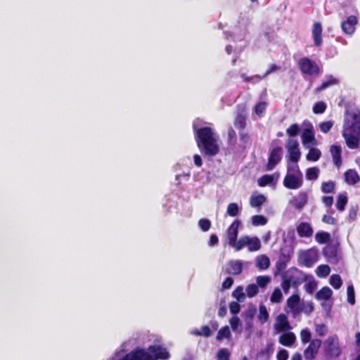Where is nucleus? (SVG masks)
<instances>
[{
  "label": "nucleus",
  "instance_id": "nucleus-17",
  "mask_svg": "<svg viewBox=\"0 0 360 360\" xmlns=\"http://www.w3.org/2000/svg\"><path fill=\"white\" fill-rule=\"evenodd\" d=\"M290 259V256L289 255L285 254L283 252L280 253L278 259L276 263V271L274 273L275 276L278 275L285 271Z\"/></svg>",
  "mask_w": 360,
  "mask_h": 360
},
{
  "label": "nucleus",
  "instance_id": "nucleus-39",
  "mask_svg": "<svg viewBox=\"0 0 360 360\" xmlns=\"http://www.w3.org/2000/svg\"><path fill=\"white\" fill-rule=\"evenodd\" d=\"M231 333L228 326H225L219 330L216 339L217 340H221L223 338H230Z\"/></svg>",
  "mask_w": 360,
  "mask_h": 360
},
{
  "label": "nucleus",
  "instance_id": "nucleus-58",
  "mask_svg": "<svg viewBox=\"0 0 360 360\" xmlns=\"http://www.w3.org/2000/svg\"><path fill=\"white\" fill-rule=\"evenodd\" d=\"M333 125V122L332 121L323 122L320 123L319 128L323 133L326 134L330 131Z\"/></svg>",
  "mask_w": 360,
  "mask_h": 360
},
{
  "label": "nucleus",
  "instance_id": "nucleus-54",
  "mask_svg": "<svg viewBox=\"0 0 360 360\" xmlns=\"http://www.w3.org/2000/svg\"><path fill=\"white\" fill-rule=\"evenodd\" d=\"M311 338V333L308 328L302 329L300 331V339L303 344L310 342Z\"/></svg>",
  "mask_w": 360,
  "mask_h": 360
},
{
  "label": "nucleus",
  "instance_id": "nucleus-46",
  "mask_svg": "<svg viewBox=\"0 0 360 360\" xmlns=\"http://www.w3.org/2000/svg\"><path fill=\"white\" fill-rule=\"evenodd\" d=\"M258 319L261 323H265L269 319V313L264 305L259 306Z\"/></svg>",
  "mask_w": 360,
  "mask_h": 360
},
{
  "label": "nucleus",
  "instance_id": "nucleus-24",
  "mask_svg": "<svg viewBox=\"0 0 360 360\" xmlns=\"http://www.w3.org/2000/svg\"><path fill=\"white\" fill-rule=\"evenodd\" d=\"M296 340V336L292 332H288L279 337V342L285 347H290Z\"/></svg>",
  "mask_w": 360,
  "mask_h": 360
},
{
  "label": "nucleus",
  "instance_id": "nucleus-29",
  "mask_svg": "<svg viewBox=\"0 0 360 360\" xmlns=\"http://www.w3.org/2000/svg\"><path fill=\"white\" fill-rule=\"evenodd\" d=\"M249 251L255 252L261 248V242L257 237L250 238L248 236V244Z\"/></svg>",
  "mask_w": 360,
  "mask_h": 360
},
{
  "label": "nucleus",
  "instance_id": "nucleus-3",
  "mask_svg": "<svg viewBox=\"0 0 360 360\" xmlns=\"http://www.w3.org/2000/svg\"><path fill=\"white\" fill-rule=\"evenodd\" d=\"M326 354L330 358H338L341 354V348L339 345V339L337 335L328 338L323 346Z\"/></svg>",
  "mask_w": 360,
  "mask_h": 360
},
{
  "label": "nucleus",
  "instance_id": "nucleus-28",
  "mask_svg": "<svg viewBox=\"0 0 360 360\" xmlns=\"http://www.w3.org/2000/svg\"><path fill=\"white\" fill-rule=\"evenodd\" d=\"M333 295L331 289L327 286L323 287L316 293V298L319 300H328Z\"/></svg>",
  "mask_w": 360,
  "mask_h": 360
},
{
  "label": "nucleus",
  "instance_id": "nucleus-25",
  "mask_svg": "<svg viewBox=\"0 0 360 360\" xmlns=\"http://www.w3.org/2000/svg\"><path fill=\"white\" fill-rule=\"evenodd\" d=\"M300 302V296L297 294H294L288 299L287 304L292 311L300 313L302 309L299 306Z\"/></svg>",
  "mask_w": 360,
  "mask_h": 360
},
{
  "label": "nucleus",
  "instance_id": "nucleus-63",
  "mask_svg": "<svg viewBox=\"0 0 360 360\" xmlns=\"http://www.w3.org/2000/svg\"><path fill=\"white\" fill-rule=\"evenodd\" d=\"M236 140V133L232 127L228 129V143H232Z\"/></svg>",
  "mask_w": 360,
  "mask_h": 360
},
{
  "label": "nucleus",
  "instance_id": "nucleus-30",
  "mask_svg": "<svg viewBox=\"0 0 360 360\" xmlns=\"http://www.w3.org/2000/svg\"><path fill=\"white\" fill-rule=\"evenodd\" d=\"M348 202V198L346 193H340L337 197L336 207L338 211L343 212Z\"/></svg>",
  "mask_w": 360,
  "mask_h": 360
},
{
  "label": "nucleus",
  "instance_id": "nucleus-4",
  "mask_svg": "<svg viewBox=\"0 0 360 360\" xmlns=\"http://www.w3.org/2000/svg\"><path fill=\"white\" fill-rule=\"evenodd\" d=\"M295 169L297 175L287 173L283 179V186L290 190L300 188L303 184L302 174L300 170L299 166L295 164Z\"/></svg>",
  "mask_w": 360,
  "mask_h": 360
},
{
  "label": "nucleus",
  "instance_id": "nucleus-38",
  "mask_svg": "<svg viewBox=\"0 0 360 360\" xmlns=\"http://www.w3.org/2000/svg\"><path fill=\"white\" fill-rule=\"evenodd\" d=\"M319 169L316 167H309L306 171V178L308 180L314 181L318 179Z\"/></svg>",
  "mask_w": 360,
  "mask_h": 360
},
{
  "label": "nucleus",
  "instance_id": "nucleus-53",
  "mask_svg": "<svg viewBox=\"0 0 360 360\" xmlns=\"http://www.w3.org/2000/svg\"><path fill=\"white\" fill-rule=\"evenodd\" d=\"M259 292V288L257 285L255 283H251L247 285L246 287V292L247 296L248 297H255Z\"/></svg>",
  "mask_w": 360,
  "mask_h": 360
},
{
  "label": "nucleus",
  "instance_id": "nucleus-32",
  "mask_svg": "<svg viewBox=\"0 0 360 360\" xmlns=\"http://www.w3.org/2000/svg\"><path fill=\"white\" fill-rule=\"evenodd\" d=\"M321 156V152L319 148H311L307 154L306 158L309 161L316 162Z\"/></svg>",
  "mask_w": 360,
  "mask_h": 360
},
{
  "label": "nucleus",
  "instance_id": "nucleus-33",
  "mask_svg": "<svg viewBox=\"0 0 360 360\" xmlns=\"http://www.w3.org/2000/svg\"><path fill=\"white\" fill-rule=\"evenodd\" d=\"M256 264L260 270H264L269 268L270 260L266 255H260L257 258Z\"/></svg>",
  "mask_w": 360,
  "mask_h": 360
},
{
  "label": "nucleus",
  "instance_id": "nucleus-27",
  "mask_svg": "<svg viewBox=\"0 0 360 360\" xmlns=\"http://www.w3.org/2000/svg\"><path fill=\"white\" fill-rule=\"evenodd\" d=\"M266 201V198L262 194L252 195L250 198V205L252 207H259Z\"/></svg>",
  "mask_w": 360,
  "mask_h": 360
},
{
  "label": "nucleus",
  "instance_id": "nucleus-61",
  "mask_svg": "<svg viewBox=\"0 0 360 360\" xmlns=\"http://www.w3.org/2000/svg\"><path fill=\"white\" fill-rule=\"evenodd\" d=\"M239 302H231L230 304H229V309H230V311L231 314H237L239 313L240 310V306L238 303Z\"/></svg>",
  "mask_w": 360,
  "mask_h": 360
},
{
  "label": "nucleus",
  "instance_id": "nucleus-1",
  "mask_svg": "<svg viewBox=\"0 0 360 360\" xmlns=\"http://www.w3.org/2000/svg\"><path fill=\"white\" fill-rule=\"evenodd\" d=\"M193 130L197 146L202 153L210 157L219 153V146L212 129L204 127L196 129L194 126Z\"/></svg>",
  "mask_w": 360,
  "mask_h": 360
},
{
  "label": "nucleus",
  "instance_id": "nucleus-8",
  "mask_svg": "<svg viewBox=\"0 0 360 360\" xmlns=\"http://www.w3.org/2000/svg\"><path fill=\"white\" fill-rule=\"evenodd\" d=\"M283 155V148L281 146L274 147L269 151L268 162L266 165V170H273L281 161Z\"/></svg>",
  "mask_w": 360,
  "mask_h": 360
},
{
  "label": "nucleus",
  "instance_id": "nucleus-34",
  "mask_svg": "<svg viewBox=\"0 0 360 360\" xmlns=\"http://www.w3.org/2000/svg\"><path fill=\"white\" fill-rule=\"evenodd\" d=\"M330 235L328 232L320 231L316 233L315 240L319 244H326L330 241Z\"/></svg>",
  "mask_w": 360,
  "mask_h": 360
},
{
  "label": "nucleus",
  "instance_id": "nucleus-43",
  "mask_svg": "<svg viewBox=\"0 0 360 360\" xmlns=\"http://www.w3.org/2000/svg\"><path fill=\"white\" fill-rule=\"evenodd\" d=\"M327 108V105L324 101H318L314 103L312 110L314 114H322Z\"/></svg>",
  "mask_w": 360,
  "mask_h": 360
},
{
  "label": "nucleus",
  "instance_id": "nucleus-21",
  "mask_svg": "<svg viewBox=\"0 0 360 360\" xmlns=\"http://www.w3.org/2000/svg\"><path fill=\"white\" fill-rule=\"evenodd\" d=\"M243 271V263L240 260H231L226 273L232 275H239Z\"/></svg>",
  "mask_w": 360,
  "mask_h": 360
},
{
  "label": "nucleus",
  "instance_id": "nucleus-16",
  "mask_svg": "<svg viewBox=\"0 0 360 360\" xmlns=\"http://www.w3.org/2000/svg\"><path fill=\"white\" fill-rule=\"evenodd\" d=\"M345 183L349 186H354L360 182V176L354 169H349L343 174Z\"/></svg>",
  "mask_w": 360,
  "mask_h": 360
},
{
  "label": "nucleus",
  "instance_id": "nucleus-11",
  "mask_svg": "<svg viewBox=\"0 0 360 360\" xmlns=\"http://www.w3.org/2000/svg\"><path fill=\"white\" fill-rule=\"evenodd\" d=\"M358 18L355 15H349L341 22V30L346 35H352L356 30Z\"/></svg>",
  "mask_w": 360,
  "mask_h": 360
},
{
  "label": "nucleus",
  "instance_id": "nucleus-57",
  "mask_svg": "<svg viewBox=\"0 0 360 360\" xmlns=\"http://www.w3.org/2000/svg\"><path fill=\"white\" fill-rule=\"evenodd\" d=\"M198 226L202 231L205 232L210 229L211 221L208 219H200L198 221Z\"/></svg>",
  "mask_w": 360,
  "mask_h": 360
},
{
  "label": "nucleus",
  "instance_id": "nucleus-40",
  "mask_svg": "<svg viewBox=\"0 0 360 360\" xmlns=\"http://www.w3.org/2000/svg\"><path fill=\"white\" fill-rule=\"evenodd\" d=\"M329 283L336 290L340 288L342 285V281L339 274H333L330 278Z\"/></svg>",
  "mask_w": 360,
  "mask_h": 360
},
{
  "label": "nucleus",
  "instance_id": "nucleus-52",
  "mask_svg": "<svg viewBox=\"0 0 360 360\" xmlns=\"http://www.w3.org/2000/svg\"><path fill=\"white\" fill-rule=\"evenodd\" d=\"M241 77H243V80L246 82H253V83H258L263 79H264V76L259 75H255L251 77H248L245 74H242Z\"/></svg>",
  "mask_w": 360,
  "mask_h": 360
},
{
  "label": "nucleus",
  "instance_id": "nucleus-55",
  "mask_svg": "<svg viewBox=\"0 0 360 360\" xmlns=\"http://www.w3.org/2000/svg\"><path fill=\"white\" fill-rule=\"evenodd\" d=\"M347 302L351 304H355V292L354 288L352 285H350L347 287Z\"/></svg>",
  "mask_w": 360,
  "mask_h": 360
},
{
  "label": "nucleus",
  "instance_id": "nucleus-62",
  "mask_svg": "<svg viewBox=\"0 0 360 360\" xmlns=\"http://www.w3.org/2000/svg\"><path fill=\"white\" fill-rule=\"evenodd\" d=\"M281 285L283 291L285 292H288L291 286V281L288 279L285 275L283 276V281Z\"/></svg>",
  "mask_w": 360,
  "mask_h": 360
},
{
  "label": "nucleus",
  "instance_id": "nucleus-9",
  "mask_svg": "<svg viewBox=\"0 0 360 360\" xmlns=\"http://www.w3.org/2000/svg\"><path fill=\"white\" fill-rule=\"evenodd\" d=\"M303 125L307 127L304 129L302 134V141L303 145L304 146H307V145L316 146L317 144V141L315 138L312 124L308 120H304L303 122Z\"/></svg>",
  "mask_w": 360,
  "mask_h": 360
},
{
  "label": "nucleus",
  "instance_id": "nucleus-44",
  "mask_svg": "<svg viewBox=\"0 0 360 360\" xmlns=\"http://www.w3.org/2000/svg\"><path fill=\"white\" fill-rule=\"evenodd\" d=\"M248 244V236H243L240 238L238 240H236L235 244H232L231 246L235 248L236 251L242 250Z\"/></svg>",
  "mask_w": 360,
  "mask_h": 360
},
{
  "label": "nucleus",
  "instance_id": "nucleus-20",
  "mask_svg": "<svg viewBox=\"0 0 360 360\" xmlns=\"http://www.w3.org/2000/svg\"><path fill=\"white\" fill-rule=\"evenodd\" d=\"M334 164L340 167L342 165V148L338 145H332L330 148Z\"/></svg>",
  "mask_w": 360,
  "mask_h": 360
},
{
  "label": "nucleus",
  "instance_id": "nucleus-64",
  "mask_svg": "<svg viewBox=\"0 0 360 360\" xmlns=\"http://www.w3.org/2000/svg\"><path fill=\"white\" fill-rule=\"evenodd\" d=\"M277 360H287L288 359V352L287 350L282 349L278 351L276 354Z\"/></svg>",
  "mask_w": 360,
  "mask_h": 360
},
{
  "label": "nucleus",
  "instance_id": "nucleus-56",
  "mask_svg": "<svg viewBox=\"0 0 360 360\" xmlns=\"http://www.w3.org/2000/svg\"><path fill=\"white\" fill-rule=\"evenodd\" d=\"M230 353L226 349H220L217 353V360H230Z\"/></svg>",
  "mask_w": 360,
  "mask_h": 360
},
{
  "label": "nucleus",
  "instance_id": "nucleus-51",
  "mask_svg": "<svg viewBox=\"0 0 360 360\" xmlns=\"http://www.w3.org/2000/svg\"><path fill=\"white\" fill-rule=\"evenodd\" d=\"M271 281V278L269 276H259L256 278V285L260 288H265Z\"/></svg>",
  "mask_w": 360,
  "mask_h": 360
},
{
  "label": "nucleus",
  "instance_id": "nucleus-10",
  "mask_svg": "<svg viewBox=\"0 0 360 360\" xmlns=\"http://www.w3.org/2000/svg\"><path fill=\"white\" fill-rule=\"evenodd\" d=\"M285 148L289 155V161L297 163L301 156L298 141L294 139H288L286 141Z\"/></svg>",
  "mask_w": 360,
  "mask_h": 360
},
{
  "label": "nucleus",
  "instance_id": "nucleus-31",
  "mask_svg": "<svg viewBox=\"0 0 360 360\" xmlns=\"http://www.w3.org/2000/svg\"><path fill=\"white\" fill-rule=\"evenodd\" d=\"M239 140L240 142V146L243 148L250 146L252 143L250 135L244 130L240 131L239 132Z\"/></svg>",
  "mask_w": 360,
  "mask_h": 360
},
{
  "label": "nucleus",
  "instance_id": "nucleus-15",
  "mask_svg": "<svg viewBox=\"0 0 360 360\" xmlns=\"http://www.w3.org/2000/svg\"><path fill=\"white\" fill-rule=\"evenodd\" d=\"M322 32L323 27L321 23L319 22H314L311 34L314 45L317 47H320L323 44Z\"/></svg>",
  "mask_w": 360,
  "mask_h": 360
},
{
  "label": "nucleus",
  "instance_id": "nucleus-59",
  "mask_svg": "<svg viewBox=\"0 0 360 360\" xmlns=\"http://www.w3.org/2000/svg\"><path fill=\"white\" fill-rule=\"evenodd\" d=\"M315 331L318 335L323 337L327 333L326 326L323 323L316 324L315 325Z\"/></svg>",
  "mask_w": 360,
  "mask_h": 360
},
{
  "label": "nucleus",
  "instance_id": "nucleus-26",
  "mask_svg": "<svg viewBox=\"0 0 360 360\" xmlns=\"http://www.w3.org/2000/svg\"><path fill=\"white\" fill-rule=\"evenodd\" d=\"M308 201V195L306 192H300L297 198L294 200L293 205L297 210L302 209Z\"/></svg>",
  "mask_w": 360,
  "mask_h": 360
},
{
  "label": "nucleus",
  "instance_id": "nucleus-19",
  "mask_svg": "<svg viewBox=\"0 0 360 360\" xmlns=\"http://www.w3.org/2000/svg\"><path fill=\"white\" fill-rule=\"evenodd\" d=\"M297 232L300 237L309 238L313 235V229L309 223L301 222L297 226Z\"/></svg>",
  "mask_w": 360,
  "mask_h": 360
},
{
  "label": "nucleus",
  "instance_id": "nucleus-13",
  "mask_svg": "<svg viewBox=\"0 0 360 360\" xmlns=\"http://www.w3.org/2000/svg\"><path fill=\"white\" fill-rule=\"evenodd\" d=\"M342 134L349 148L356 149L359 148L360 143V134H357L352 131H342Z\"/></svg>",
  "mask_w": 360,
  "mask_h": 360
},
{
  "label": "nucleus",
  "instance_id": "nucleus-23",
  "mask_svg": "<svg viewBox=\"0 0 360 360\" xmlns=\"http://www.w3.org/2000/svg\"><path fill=\"white\" fill-rule=\"evenodd\" d=\"M326 79L316 88L317 91H322L331 86L338 85L340 83V79L331 75H326Z\"/></svg>",
  "mask_w": 360,
  "mask_h": 360
},
{
  "label": "nucleus",
  "instance_id": "nucleus-2",
  "mask_svg": "<svg viewBox=\"0 0 360 360\" xmlns=\"http://www.w3.org/2000/svg\"><path fill=\"white\" fill-rule=\"evenodd\" d=\"M344 131H352L360 134V110H346L344 117Z\"/></svg>",
  "mask_w": 360,
  "mask_h": 360
},
{
  "label": "nucleus",
  "instance_id": "nucleus-47",
  "mask_svg": "<svg viewBox=\"0 0 360 360\" xmlns=\"http://www.w3.org/2000/svg\"><path fill=\"white\" fill-rule=\"evenodd\" d=\"M323 254L328 258H335L337 256V250L334 246L328 245L323 248Z\"/></svg>",
  "mask_w": 360,
  "mask_h": 360
},
{
  "label": "nucleus",
  "instance_id": "nucleus-41",
  "mask_svg": "<svg viewBox=\"0 0 360 360\" xmlns=\"http://www.w3.org/2000/svg\"><path fill=\"white\" fill-rule=\"evenodd\" d=\"M232 296L237 300L238 302H242L245 299V295L243 292V288L242 286H238L233 291Z\"/></svg>",
  "mask_w": 360,
  "mask_h": 360
},
{
  "label": "nucleus",
  "instance_id": "nucleus-12",
  "mask_svg": "<svg viewBox=\"0 0 360 360\" xmlns=\"http://www.w3.org/2000/svg\"><path fill=\"white\" fill-rule=\"evenodd\" d=\"M322 342L319 339H314L310 342L309 346L304 351V356L306 360H313L315 359L318 354L319 349L321 347Z\"/></svg>",
  "mask_w": 360,
  "mask_h": 360
},
{
  "label": "nucleus",
  "instance_id": "nucleus-60",
  "mask_svg": "<svg viewBox=\"0 0 360 360\" xmlns=\"http://www.w3.org/2000/svg\"><path fill=\"white\" fill-rule=\"evenodd\" d=\"M266 107V103L265 102H259L255 106V113L260 116L265 111Z\"/></svg>",
  "mask_w": 360,
  "mask_h": 360
},
{
  "label": "nucleus",
  "instance_id": "nucleus-48",
  "mask_svg": "<svg viewBox=\"0 0 360 360\" xmlns=\"http://www.w3.org/2000/svg\"><path fill=\"white\" fill-rule=\"evenodd\" d=\"M301 259L302 264L307 267L312 266L315 262L311 255L309 252L303 254V255L301 257Z\"/></svg>",
  "mask_w": 360,
  "mask_h": 360
},
{
  "label": "nucleus",
  "instance_id": "nucleus-7",
  "mask_svg": "<svg viewBox=\"0 0 360 360\" xmlns=\"http://www.w3.org/2000/svg\"><path fill=\"white\" fill-rule=\"evenodd\" d=\"M248 112L245 105H238L236 108V115L233 120L235 127L243 131L247 127Z\"/></svg>",
  "mask_w": 360,
  "mask_h": 360
},
{
  "label": "nucleus",
  "instance_id": "nucleus-49",
  "mask_svg": "<svg viewBox=\"0 0 360 360\" xmlns=\"http://www.w3.org/2000/svg\"><path fill=\"white\" fill-rule=\"evenodd\" d=\"M193 334L198 336H204L206 338L210 337L212 334L210 327L207 325L201 327L200 330H196L193 332Z\"/></svg>",
  "mask_w": 360,
  "mask_h": 360
},
{
  "label": "nucleus",
  "instance_id": "nucleus-14",
  "mask_svg": "<svg viewBox=\"0 0 360 360\" xmlns=\"http://www.w3.org/2000/svg\"><path fill=\"white\" fill-rule=\"evenodd\" d=\"M240 224V221L236 219L228 227L226 230L228 243L230 246L232 244H235V242L237 240L238 235V229Z\"/></svg>",
  "mask_w": 360,
  "mask_h": 360
},
{
  "label": "nucleus",
  "instance_id": "nucleus-45",
  "mask_svg": "<svg viewBox=\"0 0 360 360\" xmlns=\"http://www.w3.org/2000/svg\"><path fill=\"white\" fill-rule=\"evenodd\" d=\"M300 127L297 123L291 124L287 129L286 133L290 137H295L299 135Z\"/></svg>",
  "mask_w": 360,
  "mask_h": 360
},
{
  "label": "nucleus",
  "instance_id": "nucleus-5",
  "mask_svg": "<svg viewBox=\"0 0 360 360\" xmlns=\"http://www.w3.org/2000/svg\"><path fill=\"white\" fill-rule=\"evenodd\" d=\"M298 67L303 75L317 76L320 73L319 65L307 57H303L300 59Z\"/></svg>",
  "mask_w": 360,
  "mask_h": 360
},
{
  "label": "nucleus",
  "instance_id": "nucleus-42",
  "mask_svg": "<svg viewBox=\"0 0 360 360\" xmlns=\"http://www.w3.org/2000/svg\"><path fill=\"white\" fill-rule=\"evenodd\" d=\"M283 300V294L279 288H276L270 297V301L272 303H280Z\"/></svg>",
  "mask_w": 360,
  "mask_h": 360
},
{
  "label": "nucleus",
  "instance_id": "nucleus-36",
  "mask_svg": "<svg viewBox=\"0 0 360 360\" xmlns=\"http://www.w3.org/2000/svg\"><path fill=\"white\" fill-rule=\"evenodd\" d=\"M335 182L333 181H324L321 184V191L324 193H334Z\"/></svg>",
  "mask_w": 360,
  "mask_h": 360
},
{
  "label": "nucleus",
  "instance_id": "nucleus-37",
  "mask_svg": "<svg viewBox=\"0 0 360 360\" xmlns=\"http://www.w3.org/2000/svg\"><path fill=\"white\" fill-rule=\"evenodd\" d=\"M330 272V268L327 264L319 265L316 271V275L319 278H324L329 275Z\"/></svg>",
  "mask_w": 360,
  "mask_h": 360
},
{
  "label": "nucleus",
  "instance_id": "nucleus-6",
  "mask_svg": "<svg viewBox=\"0 0 360 360\" xmlns=\"http://www.w3.org/2000/svg\"><path fill=\"white\" fill-rule=\"evenodd\" d=\"M146 353L149 354L148 360H167L170 357L167 349L160 345H150Z\"/></svg>",
  "mask_w": 360,
  "mask_h": 360
},
{
  "label": "nucleus",
  "instance_id": "nucleus-18",
  "mask_svg": "<svg viewBox=\"0 0 360 360\" xmlns=\"http://www.w3.org/2000/svg\"><path fill=\"white\" fill-rule=\"evenodd\" d=\"M275 327L279 331H288L291 329V326L285 314H280L276 317Z\"/></svg>",
  "mask_w": 360,
  "mask_h": 360
},
{
  "label": "nucleus",
  "instance_id": "nucleus-50",
  "mask_svg": "<svg viewBox=\"0 0 360 360\" xmlns=\"http://www.w3.org/2000/svg\"><path fill=\"white\" fill-rule=\"evenodd\" d=\"M227 214L231 217H236L238 214L239 212V207L237 203L236 202H231L228 205Z\"/></svg>",
  "mask_w": 360,
  "mask_h": 360
},
{
  "label": "nucleus",
  "instance_id": "nucleus-22",
  "mask_svg": "<svg viewBox=\"0 0 360 360\" xmlns=\"http://www.w3.org/2000/svg\"><path fill=\"white\" fill-rule=\"evenodd\" d=\"M279 178V173L275 172L274 174H264L259 178L257 182L261 187H264L273 182H276Z\"/></svg>",
  "mask_w": 360,
  "mask_h": 360
},
{
  "label": "nucleus",
  "instance_id": "nucleus-35",
  "mask_svg": "<svg viewBox=\"0 0 360 360\" xmlns=\"http://www.w3.org/2000/svg\"><path fill=\"white\" fill-rule=\"evenodd\" d=\"M252 224L255 226H264L268 222V219L264 215L257 214L251 217Z\"/></svg>",
  "mask_w": 360,
  "mask_h": 360
}]
</instances>
